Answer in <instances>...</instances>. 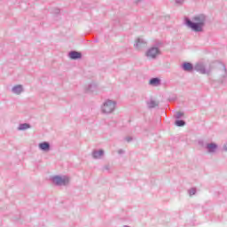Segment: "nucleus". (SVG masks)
Masks as SVG:
<instances>
[{
    "label": "nucleus",
    "mask_w": 227,
    "mask_h": 227,
    "mask_svg": "<svg viewBox=\"0 0 227 227\" xmlns=\"http://www.w3.org/2000/svg\"><path fill=\"white\" fill-rule=\"evenodd\" d=\"M206 148L208 153H215V150H217V144L215 143L207 144Z\"/></svg>",
    "instance_id": "f8f14e48"
},
{
    "label": "nucleus",
    "mask_w": 227,
    "mask_h": 227,
    "mask_svg": "<svg viewBox=\"0 0 227 227\" xmlns=\"http://www.w3.org/2000/svg\"><path fill=\"white\" fill-rule=\"evenodd\" d=\"M27 129H31V124H29V123H21L18 127V130H27Z\"/></svg>",
    "instance_id": "f3484780"
},
{
    "label": "nucleus",
    "mask_w": 227,
    "mask_h": 227,
    "mask_svg": "<svg viewBox=\"0 0 227 227\" xmlns=\"http://www.w3.org/2000/svg\"><path fill=\"white\" fill-rule=\"evenodd\" d=\"M175 125H176V127H185V121H184V120H176L175 121Z\"/></svg>",
    "instance_id": "a211bd4d"
},
{
    "label": "nucleus",
    "mask_w": 227,
    "mask_h": 227,
    "mask_svg": "<svg viewBox=\"0 0 227 227\" xmlns=\"http://www.w3.org/2000/svg\"><path fill=\"white\" fill-rule=\"evenodd\" d=\"M184 116V112H176V114L174 115V118L176 120H180V118H183Z\"/></svg>",
    "instance_id": "6ab92c4d"
},
{
    "label": "nucleus",
    "mask_w": 227,
    "mask_h": 227,
    "mask_svg": "<svg viewBox=\"0 0 227 227\" xmlns=\"http://www.w3.org/2000/svg\"><path fill=\"white\" fill-rule=\"evenodd\" d=\"M53 184L59 186H65L68 185L70 184V177L68 176H55L51 178Z\"/></svg>",
    "instance_id": "20e7f679"
},
{
    "label": "nucleus",
    "mask_w": 227,
    "mask_h": 227,
    "mask_svg": "<svg viewBox=\"0 0 227 227\" xmlns=\"http://www.w3.org/2000/svg\"><path fill=\"white\" fill-rule=\"evenodd\" d=\"M60 12L61 11L59 9L55 8L51 11V13H54L55 15H59Z\"/></svg>",
    "instance_id": "4be33fe9"
},
{
    "label": "nucleus",
    "mask_w": 227,
    "mask_h": 227,
    "mask_svg": "<svg viewBox=\"0 0 227 227\" xmlns=\"http://www.w3.org/2000/svg\"><path fill=\"white\" fill-rule=\"evenodd\" d=\"M181 68L184 72H192V70H194V66L191 62H184L181 66Z\"/></svg>",
    "instance_id": "1a4fd4ad"
},
{
    "label": "nucleus",
    "mask_w": 227,
    "mask_h": 227,
    "mask_svg": "<svg viewBox=\"0 0 227 227\" xmlns=\"http://www.w3.org/2000/svg\"><path fill=\"white\" fill-rule=\"evenodd\" d=\"M126 141H127L128 143H130V141H132V137H126Z\"/></svg>",
    "instance_id": "393cba45"
},
{
    "label": "nucleus",
    "mask_w": 227,
    "mask_h": 227,
    "mask_svg": "<svg viewBox=\"0 0 227 227\" xmlns=\"http://www.w3.org/2000/svg\"><path fill=\"white\" fill-rule=\"evenodd\" d=\"M70 59L77 60L82 59V53L77 51H71L68 53Z\"/></svg>",
    "instance_id": "0eeeda50"
},
{
    "label": "nucleus",
    "mask_w": 227,
    "mask_h": 227,
    "mask_svg": "<svg viewBox=\"0 0 227 227\" xmlns=\"http://www.w3.org/2000/svg\"><path fill=\"white\" fill-rule=\"evenodd\" d=\"M193 70H196V72H199V74H201L202 75H210V73L212 72V67H205V64L203 62H198L195 64Z\"/></svg>",
    "instance_id": "7ed1b4c3"
},
{
    "label": "nucleus",
    "mask_w": 227,
    "mask_h": 227,
    "mask_svg": "<svg viewBox=\"0 0 227 227\" xmlns=\"http://www.w3.org/2000/svg\"><path fill=\"white\" fill-rule=\"evenodd\" d=\"M223 152H227V143L223 145Z\"/></svg>",
    "instance_id": "a878e982"
},
{
    "label": "nucleus",
    "mask_w": 227,
    "mask_h": 227,
    "mask_svg": "<svg viewBox=\"0 0 227 227\" xmlns=\"http://www.w3.org/2000/svg\"><path fill=\"white\" fill-rule=\"evenodd\" d=\"M118 153H119V155H123V153H125V151H123L122 149H120L118 151Z\"/></svg>",
    "instance_id": "b1692460"
},
{
    "label": "nucleus",
    "mask_w": 227,
    "mask_h": 227,
    "mask_svg": "<svg viewBox=\"0 0 227 227\" xmlns=\"http://www.w3.org/2000/svg\"><path fill=\"white\" fill-rule=\"evenodd\" d=\"M190 196H194L196 194V188H192L188 191Z\"/></svg>",
    "instance_id": "aec40b11"
},
{
    "label": "nucleus",
    "mask_w": 227,
    "mask_h": 227,
    "mask_svg": "<svg viewBox=\"0 0 227 227\" xmlns=\"http://www.w3.org/2000/svg\"><path fill=\"white\" fill-rule=\"evenodd\" d=\"M39 150L42 152H51V143L42 142L38 145Z\"/></svg>",
    "instance_id": "9d476101"
},
{
    "label": "nucleus",
    "mask_w": 227,
    "mask_h": 227,
    "mask_svg": "<svg viewBox=\"0 0 227 227\" xmlns=\"http://www.w3.org/2000/svg\"><path fill=\"white\" fill-rule=\"evenodd\" d=\"M123 227H129L128 225H124Z\"/></svg>",
    "instance_id": "c85d7f7f"
},
{
    "label": "nucleus",
    "mask_w": 227,
    "mask_h": 227,
    "mask_svg": "<svg viewBox=\"0 0 227 227\" xmlns=\"http://www.w3.org/2000/svg\"><path fill=\"white\" fill-rule=\"evenodd\" d=\"M176 4H178V6H182L184 3H185V0H175Z\"/></svg>",
    "instance_id": "412c9836"
},
{
    "label": "nucleus",
    "mask_w": 227,
    "mask_h": 227,
    "mask_svg": "<svg viewBox=\"0 0 227 227\" xmlns=\"http://www.w3.org/2000/svg\"><path fill=\"white\" fill-rule=\"evenodd\" d=\"M141 0H133V3H140Z\"/></svg>",
    "instance_id": "bb28decb"
},
{
    "label": "nucleus",
    "mask_w": 227,
    "mask_h": 227,
    "mask_svg": "<svg viewBox=\"0 0 227 227\" xmlns=\"http://www.w3.org/2000/svg\"><path fill=\"white\" fill-rule=\"evenodd\" d=\"M97 90H98L97 83H90L88 85L86 89V93H93L97 91Z\"/></svg>",
    "instance_id": "4468645a"
},
{
    "label": "nucleus",
    "mask_w": 227,
    "mask_h": 227,
    "mask_svg": "<svg viewBox=\"0 0 227 227\" xmlns=\"http://www.w3.org/2000/svg\"><path fill=\"white\" fill-rule=\"evenodd\" d=\"M145 56L148 59H157V56H160V49L159 47H151L145 52Z\"/></svg>",
    "instance_id": "39448f33"
},
{
    "label": "nucleus",
    "mask_w": 227,
    "mask_h": 227,
    "mask_svg": "<svg viewBox=\"0 0 227 227\" xmlns=\"http://www.w3.org/2000/svg\"><path fill=\"white\" fill-rule=\"evenodd\" d=\"M95 43H98V39L94 40Z\"/></svg>",
    "instance_id": "cd10ccee"
},
{
    "label": "nucleus",
    "mask_w": 227,
    "mask_h": 227,
    "mask_svg": "<svg viewBox=\"0 0 227 227\" xmlns=\"http://www.w3.org/2000/svg\"><path fill=\"white\" fill-rule=\"evenodd\" d=\"M104 155H105V152L102 149L93 150L91 153L92 159H95V160L102 159Z\"/></svg>",
    "instance_id": "6e6552de"
},
{
    "label": "nucleus",
    "mask_w": 227,
    "mask_h": 227,
    "mask_svg": "<svg viewBox=\"0 0 227 227\" xmlns=\"http://www.w3.org/2000/svg\"><path fill=\"white\" fill-rule=\"evenodd\" d=\"M149 84L150 86H160V80L159 77L151 78Z\"/></svg>",
    "instance_id": "2eb2a0df"
},
{
    "label": "nucleus",
    "mask_w": 227,
    "mask_h": 227,
    "mask_svg": "<svg viewBox=\"0 0 227 227\" xmlns=\"http://www.w3.org/2000/svg\"><path fill=\"white\" fill-rule=\"evenodd\" d=\"M116 109V101L111 99L106 100L101 106V111L104 114H111Z\"/></svg>",
    "instance_id": "f03ea898"
},
{
    "label": "nucleus",
    "mask_w": 227,
    "mask_h": 227,
    "mask_svg": "<svg viewBox=\"0 0 227 227\" xmlns=\"http://www.w3.org/2000/svg\"><path fill=\"white\" fill-rule=\"evenodd\" d=\"M159 106V102L151 99L150 101H147V107L149 109H153L155 107Z\"/></svg>",
    "instance_id": "dca6fc26"
},
{
    "label": "nucleus",
    "mask_w": 227,
    "mask_h": 227,
    "mask_svg": "<svg viewBox=\"0 0 227 227\" xmlns=\"http://www.w3.org/2000/svg\"><path fill=\"white\" fill-rule=\"evenodd\" d=\"M219 72H221V83L224 82V79L227 77V69L226 66L224 64L221 65V68L219 69Z\"/></svg>",
    "instance_id": "9b49d317"
},
{
    "label": "nucleus",
    "mask_w": 227,
    "mask_h": 227,
    "mask_svg": "<svg viewBox=\"0 0 227 227\" xmlns=\"http://www.w3.org/2000/svg\"><path fill=\"white\" fill-rule=\"evenodd\" d=\"M148 43L143 38H137L135 43V48L137 51H141L143 49H146Z\"/></svg>",
    "instance_id": "423d86ee"
},
{
    "label": "nucleus",
    "mask_w": 227,
    "mask_h": 227,
    "mask_svg": "<svg viewBox=\"0 0 227 227\" xmlns=\"http://www.w3.org/2000/svg\"><path fill=\"white\" fill-rule=\"evenodd\" d=\"M12 91L14 95H20V93L24 91V87H22V85H15L12 87Z\"/></svg>",
    "instance_id": "ddd939ff"
},
{
    "label": "nucleus",
    "mask_w": 227,
    "mask_h": 227,
    "mask_svg": "<svg viewBox=\"0 0 227 227\" xmlns=\"http://www.w3.org/2000/svg\"><path fill=\"white\" fill-rule=\"evenodd\" d=\"M192 20L185 17V26H187V27H189L190 29H192V31H194L195 33H201L203 31V27H205V23L207 22V16H205V14H199L193 17Z\"/></svg>",
    "instance_id": "f257e3e1"
},
{
    "label": "nucleus",
    "mask_w": 227,
    "mask_h": 227,
    "mask_svg": "<svg viewBox=\"0 0 227 227\" xmlns=\"http://www.w3.org/2000/svg\"><path fill=\"white\" fill-rule=\"evenodd\" d=\"M109 169H111V167H110L109 165H105V166L103 167V170H104V171H109Z\"/></svg>",
    "instance_id": "5701e85b"
}]
</instances>
